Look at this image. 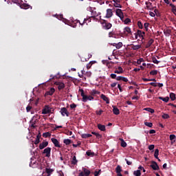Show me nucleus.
Listing matches in <instances>:
<instances>
[{"label": "nucleus", "instance_id": "nucleus-37", "mask_svg": "<svg viewBox=\"0 0 176 176\" xmlns=\"http://www.w3.org/2000/svg\"><path fill=\"white\" fill-rule=\"evenodd\" d=\"M94 63V61H91L88 64H87V69H90V68H91V65H93Z\"/></svg>", "mask_w": 176, "mask_h": 176}, {"label": "nucleus", "instance_id": "nucleus-34", "mask_svg": "<svg viewBox=\"0 0 176 176\" xmlns=\"http://www.w3.org/2000/svg\"><path fill=\"white\" fill-rule=\"evenodd\" d=\"M133 175L135 176H141V170H137L133 172Z\"/></svg>", "mask_w": 176, "mask_h": 176}, {"label": "nucleus", "instance_id": "nucleus-22", "mask_svg": "<svg viewBox=\"0 0 176 176\" xmlns=\"http://www.w3.org/2000/svg\"><path fill=\"white\" fill-rule=\"evenodd\" d=\"M82 171L85 175H90L91 173L90 170L86 168H82Z\"/></svg>", "mask_w": 176, "mask_h": 176}, {"label": "nucleus", "instance_id": "nucleus-48", "mask_svg": "<svg viewBox=\"0 0 176 176\" xmlns=\"http://www.w3.org/2000/svg\"><path fill=\"white\" fill-rule=\"evenodd\" d=\"M102 112H104V111H102V110H99V111H96V115H98V116H101V115L102 114Z\"/></svg>", "mask_w": 176, "mask_h": 176}, {"label": "nucleus", "instance_id": "nucleus-35", "mask_svg": "<svg viewBox=\"0 0 176 176\" xmlns=\"http://www.w3.org/2000/svg\"><path fill=\"white\" fill-rule=\"evenodd\" d=\"M124 32H127L128 34H131V29L129 27H126L124 29Z\"/></svg>", "mask_w": 176, "mask_h": 176}, {"label": "nucleus", "instance_id": "nucleus-14", "mask_svg": "<svg viewBox=\"0 0 176 176\" xmlns=\"http://www.w3.org/2000/svg\"><path fill=\"white\" fill-rule=\"evenodd\" d=\"M54 91H56V89H54V88H50V89L49 91H47L45 94L47 96H53V94H54Z\"/></svg>", "mask_w": 176, "mask_h": 176}, {"label": "nucleus", "instance_id": "nucleus-3", "mask_svg": "<svg viewBox=\"0 0 176 176\" xmlns=\"http://www.w3.org/2000/svg\"><path fill=\"white\" fill-rule=\"evenodd\" d=\"M50 152H52V148L47 147L43 150V153L45 154L46 157H50Z\"/></svg>", "mask_w": 176, "mask_h": 176}, {"label": "nucleus", "instance_id": "nucleus-44", "mask_svg": "<svg viewBox=\"0 0 176 176\" xmlns=\"http://www.w3.org/2000/svg\"><path fill=\"white\" fill-rule=\"evenodd\" d=\"M86 155H87V156H91V157H93V156H94V153H91V151H87L86 152Z\"/></svg>", "mask_w": 176, "mask_h": 176}, {"label": "nucleus", "instance_id": "nucleus-19", "mask_svg": "<svg viewBox=\"0 0 176 176\" xmlns=\"http://www.w3.org/2000/svg\"><path fill=\"white\" fill-rule=\"evenodd\" d=\"M54 171V170L49 168H45V173L47 174V175H52V173Z\"/></svg>", "mask_w": 176, "mask_h": 176}, {"label": "nucleus", "instance_id": "nucleus-58", "mask_svg": "<svg viewBox=\"0 0 176 176\" xmlns=\"http://www.w3.org/2000/svg\"><path fill=\"white\" fill-rule=\"evenodd\" d=\"M41 142V139L36 138V140L34 142L35 145H38Z\"/></svg>", "mask_w": 176, "mask_h": 176}, {"label": "nucleus", "instance_id": "nucleus-6", "mask_svg": "<svg viewBox=\"0 0 176 176\" xmlns=\"http://www.w3.org/2000/svg\"><path fill=\"white\" fill-rule=\"evenodd\" d=\"M91 100H94V97L91 96H85L84 97H82V102H87V100L89 101H91Z\"/></svg>", "mask_w": 176, "mask_h": 176}, {"label": "nucleus", "instance_id": "nucleus-57", "mask_svg": "<svg viewBox=\"0 0 176 176\" xmlns=\"http://www.w3.org/2000/svg\"><path fill=\"white\" fill-rule=\"evenodd\" d=\"M31 109H32V107H31L30 105L27 106V107H26L27 112H30V111H31Z\"/></svg>", "mask_w": 176, "mask_h": 176}, {"label": "nucleus", "instance_id": "nucleus-28", "mask_svg": "<svg viewBox=\"0 0 176 176\" xmlns=\"http://www.w3.org/2000/svg\"><path fill=\"white\" fill-rule=\"evenodd\" d=\"M120 141H121V146L122 148H126V146H127V143L124 142V140H123L122 138H120Z\"/></svg>", "mask_w": 176, "mask_h": 176}, {"label": "nucleus", "instance_id": "nucleus-39", "mask_svg": "<svg viewBox=\"0 0 176 176\" xmlns=\"http://www.w3.org/2000/svg\"><path fill=\"white\" fill-rule=\"evenodd\" d=\"M125 162H126V164H128V166H131V164H133V162L127 158H125Z\"/></svg>", "mask_w": 176, "mask_h": 176}, {"label": "nucleus", "instance_id": "nucleus-24", "mask_svg": "<svg viewBox=\"0 0 176 176\" xmlns=\"http://www.w3.org/2000/svg\"><path fill=\"white\" fill-rule=\"evenodd\" d=\"M118 69L114 71V74H123V68L122 67H118Z\"/></svg>", "mask_w": 176, "mask_h": 176}, {"label": "nucleus", "instance_id": "nucleus-23", "mask_svg": "<svg viewBox=\"0 0 176 176\" xmlns=\"http://www.w3.org/2000/svg\"><path fill=\"white\" fill-rule=\"evenodd\" d=\"M113 46H116V49H120L123 46V43L119 42L118 43L112 44Z\"/></svg>", "mask_w": 176, "mask_h": 176}, {"label": "nucleus", "instance_id": "nucleus-25", "mask_svg": "<svg viewBox=\"0 0 176 176\" xmlns=\"http://www.w3.org/2000/svg\"><path fill=\"white\" fill-rule=\"evenodd\" d=\"M164 34L166 35V36H170L171 34V30L167 29L164 30Z\"/></svg>", "mask_w": 176, "mask_h": 176}, {"label": "nucleus", "instance_id": "nucleus-59", "mask_svg": "<svg viewBox=\"0 0 176 176\" xmlns=\"http://www.w3.org/2000/svg\"><path fill=\"white\" fill-rule=\"evenodd\" d=\"M70 108H71L72 109H75V108H76V104H74V103L70 104Z\"/></svg>", "mask_w": 176, "mask_h": 176}, {"label": "nucleus", "instance_id": "nucleus-26", "mask_svg": "<svg viewBox=\"0 0 176 176\" xmlns=\"http://www.w3.org/2000/svg\"><path fill=\"white\" fill-rule=\"evenodd\" d=\"M82 138H90V137H93V135L89 133H83L81 135Z\"/></svg>", "mask_w": 176, "mask_h": 176}, {"label": "nucleus", "instance_id": "nucleus-15", "mask_svg": "<svg viewBox=\"0 0 176 176\" xmlns=\"http://www.w3.org/2000/svg\"><path fill=\"white\" fill-rule=\"evenodd\" d=\"M116 16H118V17H122V16L123 15V12L122 11L121 9H116Z\"/></svg>", "mask_w": 176, "mask_h": 176}, {"label": "nucleus", "instance_id": "nucleus-1", "mask_svg": "<svg viewBox=\"0 0 176 176\" xmlns=\"http://www.w3.org/2000/svg\"><path fill=\"white\" fill-rule=\"evenodd\" d=\"M102 24L104 30H111L112 28V23H109L107 20H103Z\"/></svg>", "mask_w": 176, "mask_h": 176}, {"label": "nucleus", "instance_id": "nucleus-4", "mask_svg": "<svg viewBox=\"0 0 176 176\" xmlns=\"http://www.w3.org/2000/svg\"><path fill=\"white\" fill-rule=\"evenodd\" d=\"M150 166L151 167V168H153V170H155L156 171L160 170L159 165H157V163L155 161L151 162V164Z\"/></svg>", "mask_w": 176, "mask_h": 176}, {"label": "nucleus", "instance_id": "nucleus-41", "mask_svg": "<svg viewBox=\"0 0 176 176\" xmlns=\"http://www.w3.org/2000/svg\"><path fill=\"white\" fill-rule=\"evenodd\" d=\"M145 126H147V127H152L153 126V124L152 122H144Z\"/></svg>", "mask_w": 176, "mask_h": 176}, {"label": "nucleus", "instance_id": "nucleus-21", "mask_svg": "<svg viewBox=\"0 0 176 176\" xmlns=\"http://www.w3.org/2000/svg\"><path fill=\"white\" fill-rule=\"evenodd\" d=\"M98 129L100 130V131H105V125L98 124Z\"/></svg>", "mask_w": 176, "mask_h": 176}, {"label": "nucleus", "instance_id": "nucleus-27", "mask_svg": "<svg viewBox=\"0 0 176 176\" xmlns=\"http://www.w3.org/2000/svg\"><path fill=\"white\" fill-rule=\"evenodd\" d=\"M21 9H30V6L28 3H22L21 4Z\"/></svg>", "mask_w": 176, "mask_h": 176}, {"label": "nucleus", "instance_id": "nucleus-8", "mask_svg": "<svg viewBox=\"0 0 176 176\" xmlns=\"http://www.w3.org/2000/svg\"><path fill=\"white\" fill-rule=\"evenodd\" d=\"M55 85L58 86V90L59 91L63 90V89L65 87V84H64V82H56Z\"/></svg>", "mask_w": 176, "mask_h": 176}, {"label": "nucleus", "instance_id": "nucleus-54", "mask_svg": "<svg viewBox=\"0 0 176 176\" xmlns=\"http://www.w3.org/2000/svg\"><path fill=\"white\" fill-rule=\"evenodd\" d=\"M148 149H149V151H153L155 149V145L154 144L149 145Z\"/></svg>", "mask_w": 176, "mask_h": 176}, {"label": "nucleus", "instance_id": "nucleus-9", "mask_svg": "<svg viewBox=\"0 0 176 176\" xmlns=\"http://www.w3.org/2000/svg\"><path fill=\"white\" fill-rule=\"evenodd\" d=\"M47 145H49V142H43L42 143H41L39 144V149H45V148H46V146H47Z\"/></svg>", "mask_w": 176, "mask_h": 176}, {"label": "nucleus", "instance_id": "nucleus-29", "mask_svg": "<svg viewBox=\"0 0 176 176\" xmlns=\"http://www.w3.org/2000/svg\"><path fill=\"white\" fill-rule=\"evenodd\" d=\"M72 164H73L74 166L78 164V160H76V156H74L72 160Z\"/></svg>", "mask_w": 176, "mask_h": 176}, {"label": "nucleus", "instance_id": "nucleus-50", "mask_svg": "<svg viewBox=\"0 0 176 176\" xmlns=\"http://www.w3.org/2000/svg\"><path fill=\"white\" fill-rule=\"evenodd\" d=\"M124 24H129V23H131V20L129 18L125 19L124 21Z\"/></svg>", "mask_w": 176, "mask_h": 176}, {"label": "nucleus", "instance_id": "nucleus-55", "mask_svg": "<svg viewBox=\"0 0 176 176\" xmlns=\"http://www.w3.org/2000/svg\"><path fill=\"white\" fill-rule=\"evenodd\" d=\"M110 78H111V79H116L117 76L116 74H111L110 75Z\"/></svg>", "mask_w": 176, "mask_h": 176}, {"label": "nucleus", "instance_id": "nucleus-47", "mask_svg": "<svg viewBox=\"0 0 176 176\" xmlns=\"http://www.w3.org/2000/svg\"><path fill=\"white\" fill-rule=\"evenodd\" d=\"M152 60H153V63H154V64H159V63H160V61L157 60V59H156L155 57H153Z\"/></svg>", "mask_w": 176, "mask_h": 176}, {"label": "nucleus", "instance_id": "nucleus-53", "mask_svg": "<svg viewBox=\"0 0 176 176\" xmlns=\"http://www.w3.org/2000/svg\"><path fill=\"white\" fill-rule=\"evenodd\" d=\"M80 93H81V97H85V91L82 89H79Z\"/></svg>", "mask_w": 176, "mask_h": 176}, {"label": "nucleus", "instance_id": "nucleus-20", "mask_svg": "<svg viewBox=\"0 0 176 176\" xmlns=\"http://www.w3.org/2000/svg\"><path fill=\"white\" fill-rule=\"evenodd\" d=\"M91 134H93L94 135H96V138L98 140H100V138H102V135H100V133H97V132H91Z\"/></svg>", "mask_w": 176, "mask_h": 176}, {"label": "nucleus", "instance_id": "nucleus-31", "mask_svg": "<svg viewBox=\"0 0 176 176\" xmlns=\"http://www.w3.org/2000/svg\"><path fill=\"white\" fill-rule=\"evenodd\" d=\"M51 136H52V133H50V132H45L43 133V137H44V138H47Z\"/></svg>", "mask_w": 176, "mask_h": 176}, {"label": "nucleus", "instance_id": "nucleus-64", "mask_svg": "<svg viewBox=\"0 0 176 176\" xmlns=\"http://www.w3.org/2000/svg\"><path fill=\"white\" fill-rule=\"evenodd\" d=\"M81 144L80 142H78L77 144H73L74 148H78Z\"/></svg>", "mask_w": 176, "mask_h": 176}, {"label": "nucleus", "instance_id": "nucleus-60", "mask_svg": "<svg viewBox=\"0 0 176 176\" xmlns=\"http://www.w3.org/2000/svg\"><path fill=\"white\" fill-rule=\"evenodd\" d=\"M113 35H115V34L113 32H109V38H113Z\"/></svg>", "mask_w": 176, "mask_h": 176}, {"label": "nucleus", "instance_id": "nucleus-18", "mask_svg": "<svg viewBox=\"0 0 176 176\" xmlns=\"http://www.w3.org/2000/svg\"><path fill=\"white\" fill-rule=\"evenodd\" d=\"M113 112L114 115H119L120 113V111H119V109H118V107L115 106L113 107Z\"/></svg>", "mask_w": 176, "mask_h": 176}, {"label": "nucleus", "instance_id": "nucleus-45", "mask_svg": "<svg viewBox=\"0 0 176 176\" xmlns=\"http://www.w3.org/2000/svg\"><path fill=\"white\" fill-rule=\"evenodd\" d=\"M169 138H170V141H174V140L176 139V136H175V135L172 134V135H170Z\"/></svg>", "mask_w": 176, "mask_h": 176}, {"label": "nucleus", "instance_id": "nucleus-51", "mask_svg": "<svg viewBox=\"0 0 176 176\" xmlns=\"http://www.w3.org/2000/svg\"><path fill=\"white\" fill-rule=\"evenodd\" d=\"M142 61H144V58H140L137 60V64H138V65H140V64L142 63Z\"/></svg>", "mask_w": 176, "mask_h": 176}, {"label": "nucleus", "instance_id": "nucleus-17", "mask_svg": "<svg viewBox=\"0 0 176 176\" xmlns=\"http://www.w3.org/2000/svg\"><path fill=\"white\" fill-rule=\"evenodd\" d=\"M137 34L140 38H142V39H144V36L145 34V32H142L141 30H138Z\"/></svg>", "mask_w": 176, "mask_h": 176}, {"label": "nucleus", "instance_id": "nucleus-63", "mask_svg": "<svg viewBox=\"0 0 176 176\" xmlns=\"http://www.w3.org/2000/svg\"><path fill=\"white\" fill-rule=\"evenodd\" d=\"M118 88L119 89L120 93H122V91H123V89H122V86L120 85V84L118 85Z\"/></svg>", "mask_w": 176, "mask_h": 176}, {"label": "nucleus", "instance_id": "nucleus-5", "mask_svg": "<svg viewBox=\"0 0 176 176\" xmlns=\"http://www.w3.org/2000/svg\"><path fill=\"white\" fill-rule=\"evenodd\" d=\"M113 16V12H112V9L108 8L107 10L106 19H111Z\"/></svg>", "mask_w": 176, "mask_h": 176}, {"label": "nucleus", "instance_id": "nucleus-38", "mask_svg": "<svg viewBox=\"0 0 176 176\" xmlns=\"http://www.w3.org/2000/svg\"><path fill=\"white\" fill-rule=\"evenodd\" d=\"M63 142L65 144V145H69L71 144L72 141L69 139H65L63 140Z\"/></svg>", "mask_w": 176, "mask_h": 176}, {"label": "nucleus", "instance_id": "nucleus-61", "mask_svg": "<svg viewBox=\"0 0 176 176\" xmlns=\"http://www.w3.org/2000/svg\"><path fill=\"white\" fill-rule=\"evenodd\" d=\"M121 80H122V82H129V79H127V78L122 76Z\"/></svg>", "mask_w": 176, "mask_h": 176}, {"label": "nucleus", "instance_id": "nucleus-56", "mask_svg": "<svg viewBox=\"0 0 176 176\" xmlns=\"http://www.w3.org/2000/svg\"><path fill=\"white\" fill-rule=\"evenodd\" d=\"M144 28H145L146 31H148V27H149V23H145L144 24Z\"/></svg>", "mask_w": 176, "mask_h": 176}, {"label": "nucleus", "instance_id": "nucleus-46", "mask_svg": "<svg viewBox=\"0 0 176 176\" xmlns=\"http://www.w3.org/2000/svg\"><path fill=\"white\" fill-rule=\"evenodd\" d=\"M100 174H101V169H100L99 170H96L94 173V176H98L100 175Z\"/></svg>", "mask_w": 176, "mask_h": 176}, {"label": "nucleus", "instance_id": "nucleus-30", "mask_svg": "<svg viewBox=\"0 0 176 176\" xmlns=\"http://www.w3.org/2000/svg\"><path fill=\"white\" fill-rule=\"evenodd\" d=\"M159 100H162V101H164V102H168V100H170V98L168 97L163 98L162 96H160Z\"/></svg>", "mask_w": 176, "mask_h": 176}, {"label": "nucleus", "instance_id": "nucleus-7", "mask_svg": "<svg viewBox=\"0 0 176 176\" xmlns=\"http://www.w3.org/2000/svg\"><path fill=\"white\" fill-rule=\"evenodd\" d=\"M51 141L54 144V146H56V148H61V145H60V142L58 140H57V139L52 138Z\"/></svg>", "mask_w": 176, "mask_h": 176}, {"label": "nucleus", "instance_id": "nucleus-52", "mask_svg": "<svg viewBox=\"0 0 176 176\" xmlns=\"http://www.w3.org/2000/svg\"><path fill=\"white\" fill-rule=\"evenodd\" d=\"M150 75H157V70H153L150 72Z\"/></svg>", "mask_w": 176, "mask_h": 176}, {"label": "nucleus", "instance_id": "nucleus-36", "mask_svg": "<svg viewBox=\"0 0 176 176\" xmlns=\"http://www.w3.org/2000/svg\"><path fill=\"white\" fill-rule=\"evenodd\" d=\"M154 157H155V159H159V149H155L154 153Z\"/></svg>", "mask_w": 176, "mask_h": 176}, {"label": "nucleus", "instance_id": "nucleus-2", "mask_svg": "<svg viewBox=\"0 0 176 176\" xmlns=\"http://www.w3.org/2000/svg\"><path fill=\"white\" fill-rule=\"evenodd\" d=\"M60 113L62 116H69V111L65 107H62L60 110Z\"/></svg>", "mask_w": 176, "mask_h": 176}, {"label": "nucleus", "instance_id": "nucleus-13", "mask_svg": "<svg viewBox=\"0 0 176 176\" xmlns=\"http://www.w3.org/2000/svg\"><path fill=\"white\" fill-rule=\"evenodd\" d=\"M100 98H102L103 101H105L106 104H109V98H108V97H107L105 95L101 94Z\"/></svg>", "mask_w": 176, "mask_h": 176}, {"label": "nucleus", "instance_id": "nucleus-62", "mask_svg": "<svg viewBox=\"0 0 176 176\" xmlns=\"http://www.w3.org/2000/svg\"><path fill=\"white\" fill-rule=\"evenodd\" d=\"M149 15L151 17H155V16H156V14H155L153 12H149Z\"/></svg>", "mask_w": 176, "mask_h": 176}, {"label": "nucleus", "instance_id": "nucleus-10", "mask_svg": "<svg viewBox=\"0 0 176 176\" xmlns=\"http://www.w3.org/2000/svg\"><path fill=\"white\" fill-rule=\"evenodd\" d=\"M52 112V109H50L49 107H45L43 109L42 113L43 115H47V113H50Z\"/></svg>", "mask_w": 176, "mask_h": 176}, {"label": "nucleus", "instance_id": "nucleus-33", "mask_svg": "<svg viewBox=\"0 0 176 176\" xmlns=\"http://www.w3.org/2000/svg\"><path fill=\"white\" fill-rule=\"evenodd\" d=\"M170 100H172V101H175V100H176L175 94L170 93Z\"/></svg>", "mask_w": 176, "mask_h": 176}, {"label": "nucleus", "instance_id": "nucleus-32", "mask_svg": "<svg viewBox=\"0 0 176 176\" xmlns=\"http://www.w3.org/2000/svg\"><path fill=\"white\" fill-rule=\"evenodd\" d=\"M90 94L91 96H96V94H100V91L93 89L92 91H91Z\"/></svg>", "mask_w": 176, "mask_h": 176}, {"label": "nucleus", "instance_id": "nucleus-43", "mask_svg": "<svg viewBox=\"0 0 176 176\" xmlns=\"http://www.w3.org/2000/svg\"><path fill=\"white\" fill-rule=\"evenodd\" d=\"M144 109H145V111H148V112H150L151 113H155V110L153 109L146 108Z\"/></svg>", "mask_w": 176, "mask_h": 176}, {"label": "nucleus", "instance_id": "nucleus-49", "mask_svg": "<svg viewBox=\"0 0 176 176\" xmlns=\"http://www.w3.org/2000/svg\"><path fill=\"white\" fill-rule=\"evenodd\" d=\"M113 6L115 8H122V5H120V3H114Z\"/></svg>", "mask_w": 176, "mask_h": 176}, {"label": "nucleus", "instance_id": "nucleus-11", "mask_svg": "<svg viewBox=\"0 0 176 176\" xmlns=\"http://www.w3.org/2000/svg\"><path fill=\"white\" fill-rule=\"evenodd\" d=\"M155 42V40H153V38H151L148 43H146L145 47L146 49H148V47H151V46H152V45H153V43Z\"/></svg>", "mask_w": 176, "mask_h": 176}, {"label": "nucleus", "instance_id": "nucleus-40", "mask_svg": "<svg viewBox=\"0 0 176 176\" xmlns=\"http://www.w3.org/2000/svg\"><path fill=\"white\" fill-rule=\"evenodd\" d=\"M138 26L140 30H142V28H144V25H142V23L141 22V21H139L138 22Z\"/></svg>", "mask_w": 176, "mask_h": 176}, {"label": "nucleus", "instance_id": "nucleus-16", "mask_svg": "<svg viewBox=\"0 0 176 176\" xmlns=\"http://www.w3.org/2000/svg\"><path fill=\"white\" fill-rule=\"evenodd\" d=\"M122 166H120V165H118L116 168V173H117V175H118L119 174H122Z\"/></svg>", "mask_w": 176, "mask_h": 176}, {"label": "nucleus", "instance_id": "nucleus-12", "mask_svg": "<svg viewBox=\"0 0 176 176\" xmlns=\"http://www.w3.org/2000/svg\"><path fill=\"white\" fill-rule=\"evenodd\" d=\"M131 48L132 50H138L139 49H141V45H134V44H131Z\"/></svg>", "mask_w": 176, "mask_h": 176}, {"label": "nucleus", "instance_id": "nucleus-42", "mask_svg": "<svg viewBox=\"0 0 176 176\" xmlns=\"http://www.w3.org/2000/svg\"><path fill=\"white\" fill-rule=\"evenodd\" d=\"M162 119H169L170 116L168 114H167V113H164L162 116Z\"/></svg>", "mask_w": 176, "mask_h": 176}]
</instances>
